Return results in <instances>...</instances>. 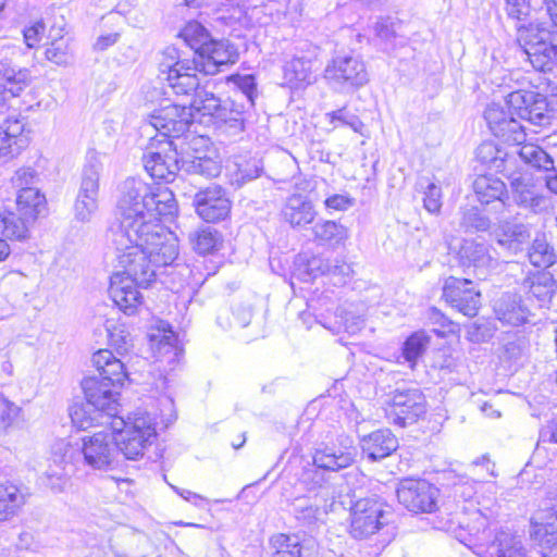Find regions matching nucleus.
Wrapping results in <instances>:
<instances>
[{
  "instance_id": "nucleus-1",
  "label": "nucleus",
  "mask_w": 557,
  "mask_h": 557,
  "mask_svg": "<svg viewBox=\"0 0 557 557\" xmlns=\"http://www.w3.org/2000/svg\"><path fill=\"white\" fill-rule=\"evenodd\" d=\"M546 98L534 91L517 90L510 92L504 103H491L484 117L494 136L517 146L520 159L540 170H554V159L535 144H523L525 133L518 119L527 120L534 125L549 123Z\"/></svg>"
},
{
  "instance_id": "nucleus-2",
  "label": "nucleus",
  "mask_w": 557,
  "mask_h": 557,
  "mask_svg": "<svg viewBox=\"0 0 557 557\" xmlns=\"http://www.w3.org/2000/svg\"><path fill=\"white\" fill-rule=\"evenodd\" d=\"M112 247L117 272L150 285L157 269L173 263L178 256V242L171 231H113Z\"/></svg>"
},
{
  "instance_id": "nucleus-3",
  "label": "nucleus",
  "mask_w": 557,
  "mask_h": 557,
  "mask_svg": "<svg viewBox=\"0 0 557 557\" xmlns=\"http://www.w3.org/2000/svg\"><path fill=\"white\" fill-rule=\"evenodd\" d=\"M116 209L120 223L115 231L163 232L169 230L161 221L174 214L176 201L168 187L128 177L119 187Z\"/></svg>"
},
{
  "instance_id": "nucleus-4",
  "label": "nucleus",
  "mask_w": 557,
  "mask_h": 557,
  "mask_svg": "<svg viewBox=\"0 0 557 557\" xmlns=\"http://www.w3.org/2000/svg\"><path fill=\"white\" fill-rule=\"evenodd\" d=\"M98 375L85 377L82 382L87 405L106 413L111 420L116 416L117 392L127 377L124 363L109 349H100L92 356Z\"/></svg>"
},
{
  "instance_id": "nucleus-5",
  "label": "nucleus",
  "mask_w": 557,
  "mask_h": 557,
  "mask_svg": "<svg viewBox=\"0 0 557 557\" xmlns=\"http://www.w3.org/2000/svg\"><path fill=\"white\" fill-rule=\"evenodd\" d=\"M109 423L117 445L119 455L137 460L157 438L156 422L150 413L135 412L127 419L113 417Z\"/></svg>"
},
{
  "instance_id": "nucleus-6",
  "label": "nucleus",
  "mask_w": 557,
  "mask_h": 557,
  "mask_svg": "<svg viewBox=\"0 0 557 557\" xmlns=\"http://www.w3.org/2000/svg\"><path fill=\"white\" fill-rule=\"evenodd\" d=\"M46 208V198L37 188L20 189L14 203L0 207V233L8 239L28 236V225Z\"/></svg>"
},
{
  "instance_id": "nucleus-7",
  "label": "nucleus",
  "mask_w": 557,
  "mask_h": 557,
  "mask_svg": "<svg viewBox=\"0 0 557 557\" xmlns=\"http://www.w3.org/2000/svg\"><path fill=\"white\" fill-rule=\"evenodd\" d=\"M199 72L196 58H183L175 47L163 50L160 74L175 95L189 96L199 90Z\"/></svg>"
},
{
  "instance_id": "nucleus-8",
  "label": "nucleus",
  "mask_w": 557,
  "mask_h": 557,
  "mask_svg": "<svg viewBox=\"0 0 557 557\" xmlns=\"http://www.w3.org/2000/svg\"><path fill=\"white\" fill-rule=\"evenodd\" d=\"M518 40L536 71L550 72L557 66V30L530 27L520 30Z\"/></svg>"
},
{
  "instance_id": "nucleus-9",
  "label": "nucleus",
  "mask_w": 557,
  "mask_h": 557,
  "mask_svg": "<svg viewBox=\"0 0 557 557\" xmlns=\"http://www.w3.org/2000/svg\"><path fill=\"white\" fill-rule=\"evenodd\" d=\"M102 170L100 156L89 151L83 168L82 178L74 203V216L77 221L90 222L99 209V181Z\"/></svg>"
},
{
  "instance_id": "nucleus-10",
  "label": "nucleus",
  "mask_w": 557,
  "mask_h": 557,
  "mask_svg": "<svg viewBox=\"0 0 557 557\" xmlns=\"http://www.w3.org/2000/svg\"><path fill=\"white\" fill-rule=\"evenodd\" d=\"M84 465L99 471H110L119 467L120 455L113 433L95 432L81 438L78 448Z\"/></svg>"
},
{
  "instance_id": "nucleus-11",
  "label": "nucleus",
  "mask_w": 557,
  "mask_h": 557,
  "mask_svg": "<svg viewBox=\"0 0 557 557\" xmlns=\"http://www.w3.org/2000/svg\"><path fill=\"white\" fill-rule=\"evenodd\" d=\"M426 412V400L418 388H397L385 407V416L389 423L405 428L416 423Z\"/></svg>"
},
{
  "instance_id": "nucleus-12",
  "label": "nucleus",
  "mask_w": 557,
  "mask_h": 557,
  "mask_svg": "<svg viewBox=\"0 0 557 557\" xmlns=\"http://www.w3.org/2000/svg\"><path fill=\"white\" fill-rule=\"evenodd\" d=\"M326 82L339 88L359 89L369 83V73L363 60L356 54L334 57L324 69Z\"/></svg>"
},
{
  "instance_id": "nucleus-13",
  "label": "nucleus",
  "mask_w": 557,
  "mask_h": 557,
  "mask_svg": "<svg viewBox=\"0 0 557 557\" xmlns=\"http://www.w3.org/2000/svg\"><path fill=\"white\" fill-rule=\"evenodd\" d=\"M195 121L191 109L169 103L152 111L148 123L144 126V132L149 134V128L156 129L161 139H170L182 136Z\"/></svg>"
},
{
  "instance_id": "nucleus-14",
  "label": "nucleus",
  "mask_w": 557,
  "mask_h": 557,
  "mask_svg": "<svg viewBox=\"0 0 557 557\" xmlns=\"http://www.w3.org/2000/svg\"><path fill=\"white\" fill-rule=\"evenodd\" d=\"M177 157L178 153L171 139H159L156 148L152 144L144 153L143 162L145 170L152 178L170 183L182 170Z\"/></svg>"
},
{
  "instance_id": "nucleus-15",
  "label": "nucleus",
  "mask_w": 557,
  "mask_h": 557,
  "mask_svg": "<svg viewBox=\"0 0 557 557\" xmlns=\"http://www.w3.org/2000/svg\"><path fill=\"white\" fill-rule=\"evenodd\" d=\"M385 524L383 504L375 498H360L350 509L349 532L355 539H367Z\"/></svg>"
},
{
  "instance_id": "nucleus-16",
  "label": "nucleus",
  "mask_w": 557,
  "mask_h": 557,
  "mask_svg": "<svg viewBox=\"0 0 557 557\" xmlns=\"http://www.w3.org/2000/svg\"><path fill=\"white\" fill-rule=\"evenodd\" d=\"M398 502L412 512H432L437 507L440 491L425 480L404 479L397 487Z\"/></svg>"
},
{
  "instance_id": "nucleus-17",
  "label": "nucleus",
  "mask_w": 557,
  "mask_h": 557,
  "mask_svg": "<svg viewBox=\"0 0 557 557\" xmlns=\"http://www.w3.org/2000/svg\"><path fill=\"white\" fill-rule=\"evenodd\" d=\"M149 286L139 285L138 280L115 271L110 277L108 292L110 298L121 311L127 315H135L139 313L144 306V297L139 289Z\"/></svg>"
},
{
  "instance_id": "nucleus-18",
  "label": "nucleus",
  "mask_w": 557,
  "mask_h": 557,
  "mask_svg": "<svg viewBox=\"0 0 557 557\" xmlns=\"http://www.w3.org/2000/svg\"><path fill=\"white\" fill-rule=\"evenodd\" d=\"M443 297L459 312L467 317L476 315L481 305V294L467 278L449 276L443 286Z\"/></svg>"
},
{
  "instance_id": "nucleus-19",
  "label": "nucleus",
  "mask_w": 557,
  "mask_h": 557,
  "mask_svg": "<svg viewBox=\"0 0 557 557\" xmlns=\"http://www.w3.org/2000/svg\"><path fill=\"white\" fill-rule=\"evenodd\" d=\"M195 58L201 73L214 75L220 72L221 66L234 64L238 59V52L228 40L210 38Z\"/></svg>"
},
{
  "instance_id": "nucleus-20",
  "label": "nucleus",
  "mask_w": 557,
  "mask_h": 557,
  "mask_svg": "<svg viewBox=\"0 0 557 557\" xmlns=\"http://www.w3.org/2000/svg\"><path fill=\"white\" fill-rule=\"evenodd\" d=\"M194 206L203 221L215 223L230 215L232 203L225 190L214 185L199 190L194 197Z\"/></svg>"
},
{
  "instance_id": "nucleus-21",
  "label": "nucleus",
  "mask_w": 557,
  "mask_h": 557,
  "mask_svg": "<svg viewBox=\"0 0 557 557\" xmlns=\"http://www.w3.org/2000/svg\"><path fill=\"white\" fill-rule=\"evenodd\" d=\"M23 119L9 117L0 124V163L17 158L29 145V136Z\"/></svg>"
},
{
  "instance_id": "nucleus-22",
  "label": "nucleus",
  "mask_w": 557,
  "mask_h": 557,
  "mask_svg": "<svg viewBox=\"0 0 557 557\" xmlns=\"http://www.w3.org/2000/svg\"><path fill=\"white\" fill-rule=\"evenodd\" d=\"M510 188L515 202L525 209L539 213L548 207L547 198L542 194L541 186L537 185L531 175L523 173L508 172Z\"/></svg>"
},
{
  "instance_id": "nucleus-23",
  "label": "nucleus",
  "mask_w": 557,
  "mask_h": 557,
  "mask_svg": "<svg viewBox=\"0 0 557 557\" xmlns=\"http://www.w3.org/2000/svg\"><path fill=\"white\" fill-rule=\"evenodd\" d=\"M20 55V48L7 46L0 50V82L3 88L16 97L30 83V73L27 69H15L14 60Z\"/></svg>"
},
{
  "instance_id": "nucleus-24",
  "label": "nucleus",
  "mask_w": 557,
  "mask_h": 557,
  "mask_svg": "<svg viewBox=\"0 0 557 557\" xmlns=\"http://www.w3.org/2000/svg\"><path fill=\"white\" fill-rule=\"evenodd\" d=\"M458 257L462 267L474 268L478 275H485L498 265V258L492 255L490 246L475 239H465Z\"/></svg>"
},
{
  "instance_id": "nucleus-25",
  "label": "nucleus",
  "mask_w": 557,
  "mask_h": 557,
  "mask_svg": "<svg viewBox=\"0 0 557 557\" xmlns=\"http://www.w3.org/2000/svg\"><path fill=\"white\" fill-rule=\"evenodd\" d=\"M356 456V449L352 446V441L348 437L342 441L341 447L326 446L322 449H317L313 455V462L318 468L338 471L349 467Z\"/></svg>"
},
{
  "instance_id": "nucleus-26",
  "label": "nucleus",
  "mask_w": 557,
  "mask_h": 557,
  "mask_svg": "<svg viewBox=\"0 0 557 557\" xmlns=\"http://www.w3.org/2000/svg\"><path fill=\"white\" fill-rule=\"evenodd\" d=\"M361 448L369 459L381 460L398 448V440L387 429L377 430L362 438Z\"/></svg>"
},
{
  "instance_id": "nucleus-27",
  "label": "nucleus",
  "mask_w": 557,
  "mask_h": 557,
  "mask_svg": "<svg viewBox=\"0 0 557 557\" xmlns=\"http://www.w3.org/2000/svg\"><path fill=\"white\" fill-rule=\"evenodd\" d=\"M473 190L481 203L497 201L505 208L509 200L506 184L493 175H479L473 182Z\"/></svg>"
},
{
  "instance_id": "nucleus-28",
  "label": "nucleus",
  "mask_w": 557,
  "mask_h": 557,
  "mask_svg": "<svg viewBox=\"0 0 557 557\" xmlns=\"http://www.w3.org/2000/svg\"><path fill=\"white\" fill-rule=\"evenodd\" d=\"M282 213L284 220L293 227L308 225L315 218L311 201L300 194H294L287 198Z\"/></svg>"
},
{
  "instance_id": "nucleus-29",
  "label": "nucleus",
  "mask_w": 557,
  "mask_h": 557,
  "mask_svg": "<svg viewBox=\"0 0 557 557\" xmlns=\"http://www.w3.org/2000/svg\"><path fill=\"white\" fill-rule=\"evenodd\" d=\"M27 502L26 494L14 483H0V522L16 517Z\"/></svg>"
},
{
  "instance_id": "nucleus-30",
  "label": "nucleus",
  "mask_w": 557,
  "mask_h": 557,
  "mask_svg": "<svg viewBox=\"0 0 557 557\" xmlns=\"http://www.w3.org/2000/svg\"><path fill=\"white\" fill-rule=\"evenodd\" d=\"M497 319L504 324L518 326L528 321L529 309L517 295L506 294L495 305Z\"/></svg>"
},
{
  "instance_id": "nucleus-31",
  "label": "nucleus",
  "mask_w": 557,
  "mask_h": 557,
  "mask_svg": "<svg viewBox=\"0 0 557 557\" xmlns=\"http://www.w3.org/2000/svg\"><path fill=\"white\" fill-rule=\"evenodd\" d=\"M529 298H534L539 307L547 306L556 290V282L549 272H536L523 281Z\"/></svg>"
},
{
  "instance_id": "nucleus-32",
  "label": "nucleus",
  "mask_w": 557,
  "mask_h": 557,
  "mask_svg": "<svg viewBox=\"0 0 557 557\" xmlns=\"http://www.w3.org/2000/svg\"><path fill=\"white\" fill-rule=\"evenodd\" d=\"M284 83L293 89L302 88L315 79L312 73V62L305 58H293L283 67Z\"/></svg>"
},
{
  "instance_id": "nucleus-33",
  "label": "nucleus",
  "mask_w": 557,
  "mask_h": 557,
  "mask_svg": "<svg viewBox=\"0 0 557 557\" xmlns=\"http://www.w3.org/2000/svg\"><path fill=\"white\" fill-rule=\"evenodd\" d=\"M498 245L511 252L521 250L530 238V232L527 225L521 223H512L509 221L502 222L496 232Z\"/></svg>"
},
{
  "instance_id": "nucleus-34",
  "label": "nucleus",
  "mask_w": 557,
  "mask_h": 557,
  "mask_svg": "<svg viewBox=\"0 0 557 557\" xmlns=\"http://www.w3.org/2000/svg\"><path fill=\"white\" fill-rule=\"evenodd\" d=\"M322 499L314 497H298L293 503L295 518L304 525H313L322 522L326 510L321 506Z\"/></svg>"
},
{
  "instance_id": "nucleus-35",
  "label": "nucleus",
  "mask_w": 557,
  "mask_h": 557,
  "mask_svg": "<svg viewBox=\"0 0 557 557\" xmlns=\"http://www.w3.org/2000/svg\"><path fill=\"white\" fill-rule=\"evenodd\" d=\"M314 239L332 248L344 245L349 237L348 228L335 221L322 220L312 227Z\"/></svg>"
},
{
  "instance_id": "nucleus-36",
  "label": "nucleus",
  "mask_w": 557,
  "mask_h": 557,
  "mask_svg": "<svg viewBox=\"0 0 557 557\" xmlns=\"http://www.w3.org/2000/svg\"><path fill=\"white\" fill-rule=\"evenodd\" d=\"M274 557H314L315 550L313 546H308L299 541L295 534H276L271 539Z\"/></svg>"
},
{
  "instance_id": "nucleus-37",
  "label": "nucleus",
  "mask_w": 557,
  "mask_h": 557,
  "mask_svg": "<svg viewBox=\"0 0 557 557\" xmlns=\"http://www.w3.org/2000/svg\"><path fill=\"white\" fill-rule=\"evenodd\" d=\"M476 159L491 170L507 174L509 166L513 164V158L499 149L492 141L482 143L475 150Z\"/></svg>"
},
{
  "instance_id": "nucleus-38",
  "label": "nucleus",
  "mask_w": 557,
  "mask_h": 557,
  "mask_svg": "<svg viewBox=\"0 0 557 557\" xmlns=\"http://www.w3.org/2000/svg\"><path fill=\"white\" fill-rule=\"evenodd\" d=\"M530 535L543 549L557 548V513H549L542 522H532Z\"/></svg>"
},
{
  "instance_id": "nucleus-39",
  "label": "nucleus",
  "mask_w": 557,
  "mask_h": 557,
  "mask_svg": "<svg viewBox=\"0 0 557 557\" xmlns=\"http://www.w3.org/2000/svg\"><path fill=\"white\" fill-rule=\"evenodd\" d=\"M187 109H191L195 116L196 113H201L203 116L222 119L225 114V108L221 106V100L212 91L207 90L206 87L195 92V98Z\"/></svg>"
},
{
  "instance_id": "nucleus-40",
  "label": "nucleus",
  "mask_w": 557,
  "mask_h": 557,
  "mask_svg": "<svg viewBox=\"0 0 557 557\" xmlns=\"http://www.w3.org/2000/svg\"><path fill=\"white\" fill-rule=\"evenodd\" d=\"M491 557H525L522 541L519 536L507 532L497 534L491 546ZM547 557V553H543Z\"/></svg>"
},
{
  "instance_id": "nucleus-41",
  "label": "nucleus",
  "mask_w": 557,
  "mask_h": 557,
  "mask_svg": "<svg viewBox=\"0 0 557 557\" xmlns=\"http://www.w3.org/2000/svg\"><path fill=\"white\" fill-rule=\"evenodd\" d=\"M221 161L216 157L197 156L185 159L182 162V170L188 174L201 175L205 177H216L221 173Z\"/></svg>"
},
{
  "instance_id": "nucleus-42",
  "label": "nucleus",
  "mask_w": 557,
  "mask_h": 557,
  "mask_svg": "<svg viewBox=\"0 0 557 557\" xmlns=\"http://www.w3.org/2000/svg\"><path fill=\"white\" fill-rule=\"evenodd\" d=\"M40 481L53 494H61L66 491L71 476L65 467L49 463L47 470L41 474Z\"/></svg>"
},
{
  "instance_id": "nucleus-43",
  "label": "nucleus",
  "mask_w": 557,
  "mask_h": 557,
  "mask_svg": "<svg viewBox=\"0 0 557 557\" xmlns=\"http://www.w3.org/2000/svg\"><path fill=\"white\" fill-rule=\"evenodd\" d=\"M180 37L195 51L194 57L211 38L208 30L197 21L186 23L180 32Z\"/></svg>"
},
{
  "instance_id": "nucleus-44",
  "label": "nucleus",
  "mask_w": 557,
  "mask_h": 557,
  "mask_svg": "<svg viewBox=\"0 0 557 557\" xmlns=\"http://www.w3.org/2000/svg\"><path fill=\"white\" fill-rule=\"evenodd\" d=\"M53 30L54 28L52 27L48 35V38H51V42L46 49V58L55 64H66L70 61V54L67 44L63 39V29L58 28L54 35L52 34Z\"/></svg>"
},
{
  "instance_id": "nucleus-45",
  "label": "nucleus",
  "mask_w": 557,
  "mask_h": 557,
  "mask_svg": "<svg viewBox=\"0 0 557 557\" xmlns=\"http://www.w3.org/2000/svg\"><path fill=\"white\" fill-rule=\"evenodd\" d=\"M528 256L530 262L539 268H547L555 262L554 249L548 245L544 236L534 238Z\"/></svg>"
},
{
  "instance_id": "nucleus-46",
  "label": "nucleus",
  "mask_w": 557,
  "mask_h": 557,
  "mask_svg": "<svg viewBox=\"0 0 557 557\" xmlns=\"http://www.w3.org/2000/svg\"><path fill=\"white\" fill-rule=\"evenodd\" d=\"M429 343L430 337L422 331L413 333L406 339L403 347V356L410 363L411 368L414 367L417 360L423 355Z\"/></svg>"
},
{
  "instance_id": "nucleus-47",
  "label": "nucleus",
  "mask_w": 557,
  "mask_h": 557,
  "mask_svg": "<svg viewBox=\"0 0 557 557\" xmlns=\"http://www.w3.org/2000/svg\"><path fill=\"white\" fill-rule=\"evenodd\" d=\"M107 331L110 346L119 354L127 352L133 347V337L124 324L109 322Z\"/></svg>"
},
{
  "instance_id": "nucleus-48",
  "label": "nucleus",
  "mask_w": 557,
  "mask_h": 557,
  "mask_svg": "<svg viewBox=\"0 0 557 557\" xmlns=\"http://www.w3.org/2000/svg\"><path fill=\"white\" fill-rule=\"evenodd\" d=\"M193 243L199 253L207 255L219 248L221 236L216 230L208 226L195 233Z\"/></svg>"
},
{
  "instance_id": "nucleus-49",
  "label": "nucleus",
  "mask_w": 557,
  "mask_h": 557,
  "mask_svg": "<svg viewBox=\"0 0 557 557\" xmlns=\"http://www.w3.org/2000/svg\"><path fill=\"white\" fill-rule=\"evenodd\" d=\"M460 226L466 231L484 232L490 228L491 221L476 207L462 208Z\"/></svg>"
},
{
  "instance_id": "nucleus-50",
  "label": "nucleus",
  "mask_w": 557,
  "mask_h": 557,
  "mask_svg": "<svg viewBox=\"0 0 557 557\" xmlns=\"http://www.w3.org/2000/svg\"><path fill=\"white\" fill-rule=\"evenodd\" d=\"M329 122L334 127L348 126L358 134H363L364 124L358 115L349 112L346 107L326 113Z\"/></svg>"
},
{
  "instance_id": "nucleus-51",
  "label": "nucleus",
  "mask_w": 557,
  "mask_h": 557,
  "mask_svg": "<svg viewBox=\"0 0 557 557\" xmlns=\"http://www.w3.org/2000/svg\"><path fill=\"white\" fill-rule=\"evenodd\" d=\"M308 267L312 272L318 271L321 274L329 273L344 277H348L352 272L350 264L344 260H334L333 262H330L320 258H312L309 261Z\"/></svg>"
},
{
  "instance_id": "nucleus-52",
  "label": "nucleus",
  "mask_w": 557,
  "mask_h": 557,
  "mask_svg": "<svg viewBox=\"0 0 557 557\" xmlns=\"http://www.w3.org/2000/svg\"><path fill=\"white\" fill-rule=\"evenodd\" d=\"M72 446L66 440H57L51 446L50 463L65 467L72 460Z\"/></svg>"
},
{
  "instance_id": "nucleus-53",
  "label": "nucleus",
  "mask_w": 557,
  "mask_h": 557,
  "mask_svg": "<svg viewBox=\"0 0 557 557\" xmlns=\"http://www.w3.org/2000/svg\"><path fill=\"white\" fill-rule=\"evenodd\" d=\"M88 407V405H74L70 409L72 423L81 430L89 429L94 425V421L96 420V418L90 414Z\"/></svg>"
},
{
  "instance_id": "nucleus-54",
  "label": "nucleus",
  "mask_w": 557,
  "mask_h": 557,
  "mask_svg": "<svg viewBox=\"0 0 557 557\" xmlns=\"http://www.w3.org/2000/svg\"><path fill=\"white\" fill-rule=\"evenodd\" d=\"M21 408L0 394V426L11 425L18 417Z\"/></svg>"
},
{
  "instance_id": "nucleus-55",
  "label": "nucleus",
  "mask_w": 557,
  "mask_h": 557,
  "mask_svg": "<svg viewBox=\"0 0 557 557\" xmlns=\"http://www.w3.org/2000/svg\"><path fill=\"white\" fill-rule=\"evenodd\" d=\"M424 208L430 213H438L442 208V190L435 184H430L424 193Z\"/></svg>"
},
{
  "instance_id": "nucleus-56",
  "label": "nucleus",
  "mask_w": 557,
  "mask_h": 557,
  "mask_svg": "<svg viewBox=\"0 0 557 557\" xmlns=\"http://www.w3.org/2000/svg\"><path fill=\"white\" fill-rule=\"evenodd\" d=\"M37 177V172L32 166H22L17 169L11 181L12 184L16 187L22 188H32L29 185H32Z\"/></svg>"
},
{
  "instance_id": "nucleus-57",
  "label": "nucleus",
  "mask_w": 557,
  "mask_h": 557,
  "mask_svg": "<svg viewBox=\"0 0 557 557\" xmlns=\"http://www.w3.org/2000/svg\"><path fill=\"white\" fill-rule=\"evenodd\" d=\"M173 338L174 335L171 332L170 335H164L163 339L158 344L157 354L161 360L166 358L168 361H173L180 356L181 350L171 342Z\"/></svg>"
},
{
  "instance_id": "nucleus-58",
  "label": "nucleus",
  "mask_w": 557,
  "mask_h": 557,
  "mask_svg": "<svg viewBox=\"0 0 557 557\" xmlns=\"http://www.w3.org/2000/svg\"><path fill=\"white\" fill-rule=\"evenodd\" d=\"M46 24L44 21H37L24 29V40L28 48H34L45 36Z\"/></svg>"
},
{
  "instance_id": "nucleus-59",
  "label": "nucleus",
  "mask_w": 557,
  "mask_h": 557,
  "mask_svg": "<svg viewBox=\"0 0 557 557\" xmlns=\"http://www.w3.org/2000/svg\"><path fill=\"white\" fill-rule=\"evenodd\" d=\"M261 170L257 165L247 164L245 168H238L235 178L231 180V184L236 187L243 186L245 183L250 182L260 176Z\"/></svg>"
},
{
  "instance_id": "nucleus-60",
  "label": "nucleus",
  "mask_w": 557,
  "mask_h": 557,
  "mask_svg": "<svg viewBox=\"0 0 557 557\" xmlns=\"http://www.w3.org/2000/svg\"><path fill=\"white\" fill-rule=\"evenodd\" d=\"M506 11L509 17L521 21L529 15L530 7L527 0H506Z\"/></svg>"
},
{
  "instance_id": "nucleus-61",
  "label": "nucleus",
  "mask_w": 557,
  "mask_h": 557,
  "mask_svg": "<svg viewBox=\"0 0 557 557\" xmlns=\"http://www.w3.org/2000/svg\"><path fill=\"white\" fill-rule=\"evenodd\" d=\"M218 120L224 123L225 129L231 134H238L244 131V120L239 112H230V116H227L225 110L223 117Z\"/></svg>"
},
{
  "instance_id": "nucleus-62",
  "label": "nucleus",
  "mask_w": 557,
  "mask_h": 557,
  "mask_svg": "<svg viewBox=\"0 0 557 557\" xmlns=\"http://www.w3.org/2000/svg\"><path fill=\"white\" fill-rule=\"evenodd\" d=\"M352 205V199L344 195H333L325 199V206L334 210H346Z\"/></svg>"
},
{
  "instance_id": "nucleus-63",
  "label": "nucleus",
  "mask_w": 557,
  "mask_h": 557,
  "mask_svg": "<svg viewBox=\"0 0 557 557\" xmlns=\"http://www.w3.org/2000/svg\"><path fill=\"white\" fill-rule=\"evenodd\" d=\"M479 467L485 468L486 475L496 476L495 463L490 460L487 455H483L471 462L472 472L474 474H476Z\"/></svg>"
},
{
  "instance_id": "nucleus-64",
  "label": "nucleus",
  "mask_w": 557,
  "mask_h": 557,
  "mask_svg": "<svg viewBox=\"0 0 557 557\" xmlns=\"http://www.w3.org/2000/svg\"><path fill=\"white\" fill-rule=\"evenodd\" d=\"M375 33L380 38L389 40L394 37L392 23L388 20L382 18L375 24Z\"/></svg>"
}]
</instances>
